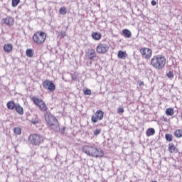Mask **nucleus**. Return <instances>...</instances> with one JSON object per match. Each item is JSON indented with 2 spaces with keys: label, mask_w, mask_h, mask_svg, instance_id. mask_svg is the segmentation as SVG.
I'll use <instances>...</instances> for the list:
<instances>
[{
  "label": "nucleus",
  "mask_w": 182,
  "mask_h": 182,
  "mask_svg": "<svg viewBox=\"0 0 182 182\" xmlns=\"http://www.w3.org/2000/svg\"><path fill=\"white\" fill-rule=\"evenodd\" d=\"M82 151L87 156H90L91 157H95V159H99L105 156V152L102 149L97 148L92 145H85L82 148Z\"/></svg>",
  "instance_id": "nucleus-1"
},
{
  "label": "nucleus",
  "mask_w": 182,
  "mask_h": 182,
  "mask_svg": "<svg viewBox=\"0 0 182 182\" xmlns=\"http://www.w3.org/2000/svg\"><path fill=\"white\" fill-rule=\"evenodd\" d=\"M44 119L48 127L54 130V132H60L59 121L52 113L46 112L44 114Z\"/></svg>",
  "instance_id": "nucleus-2"
},
{
  "label": "nucleus",
  "mask_w": 182,
  "mask_h": 182,
  "mask_svg": "<svg viewBox=\"0 0 182 182\" xmlns=\"http://www.w3.org/2000/svg\"><path fill=\"white\" fill-rule=\"evenodd\" d=\"M166 62V57L161 55H154L151 59V66L154 69L161 70L164 69Z\"/></svg>",
  "instance_id": "nucleus-3"
},
{
  "label": "nucleus",
  "mask_w": 182,
  "mask_h": 182,
  "mask_svg": "<svg viewBox=\"0 0 182 182\" xmlns=\"http://www.w3.org/2000/svg\"><path fill=\"white\" fill-rule=\"evenodd\" d=\"M28 142L32 146H41V144L45 142V136L41 134H31L28 136Z\"/></svg>",
  "instance_id": "nucleus-4"
},
{
  "label": "nucleus",
  "mask_w": 182,
  "mask_h": 182,
  "mask_svg": "<svg viewBox=\"0 0 182 182\" xmlns=\"http://www.w3.org/2000/svg\"><path fill=\"white\" fill-rule=\"evenodd\" d=\"M46 41V33L43 31H37L33 35V42L36 45H43Z\"/></svg>",
  "instance_id": "nucleus-5"
},
{
  "label": "nucleus",
  "mask_w": 182,
  "mask_h": 182,
  "mask_svg": "<svg viewBox=\"0 0 182 182\" xmlns=\"http://www.w3.org/2000/svg\"><path fill=\"white\" fill-rule=\"evenodd\" d=\"M31 101L33 103L38 107L41 112H48V105L43 100L38 98L37 97H32Z\"/></svg>",
  "instance_id": "nucleus-6"
},
{
  "label": "nucleus",
  "mask_w": 182,
  "mask_h": 182,
  "mask_svg": "<svg viewBox=\"0 0 182 182\" xmlns=\"http://www.w3.org/2000/svg\"><path fill=\"white\" fill-rule=\"evenodd\" d=\"M6 107L9 110H14L15 109L16 113L21 116L23 114V107H22V106L18 103L16 104L15 101L14 100L9 101L6 104Z\"/></svg>",
  "instance_id": "nucleus-7"
},
{
  "label": "nucleus",
  "mask_w": 182,
  "mask_h": 182,
  "mask_svg": "<svg viewBox=\"0 0 182 182\" xmlns=\"http://www.w3.org/2000/svg\"><path fill=\"white\" fill-rule=\"evenodd\" d=\"M109 44H106L104 43H100L96 48L97 53L100 55H105V53H107L109 52Z\"/></svg>",
  "instance_id": "nucleus-8"
},
{
  "label": "nucleus",
  "mask_w": 182,
  "mask_h": 182,
  "mask_svg": "<svg viewBox=\"0 0 182 182\" xmlns=\"http://www.w3.org/2000/svg\"><path fill=\"white\" fill-rule=\"evenodd\" d=\"M105 117V112L102 109H98L95 112V115H92L91 117V122L92 123H97V122H100L103 120Z\"/></svg>",
  "instance_id": "nucleus-9"
},
{
  "label": "nucleus",
  "mask_w": 182,
  "mask_h": 182,
  "mask_svg": "<svg viewBox=\"0 0 182 182\" xmlns=\"http://www.w3.org/2000/svg\"><path fill=\"white\" fill-rule=\"evenodd\" d=\"M43 87L47 90L53 92L56 90V85L52 80H46L43 82Z\"/></svg>",
  "instance_id": "nucleus-10"
},
{
  "label": "nucleus",
  "mask_w": 182,
  "mask_h": 182,
  "mask_svg": "<svg viewBox=\"0 0 182 182\" xmlns=\"http://www.w3.org/2000/svg\"><path fill=\"white\" fill-rule=\"evenodd\" d=\"M139 52L144 59H150L153 55V50L149 48L142 47L139 49Z\"/></svg>",
  "instance_id": "nucleus-11"
},
{
  "label": "nucleus",
  "mask_w": 182,
  "mask_h": 182,
  "mask_svg": "<svg viewBox=\"0 0 182 182\" xmlns=\"http://www.w3.org/2000/svg\"><path fill=\"white\" fill-rule=\"evenodd\" d=\"M96 56V51L93 48H90L85 52V58L89 60H95Z\"/></svg>",
  "instance_id": "nucleus-12"
},
{
  "label": "nucleus",
  "mask_w": 182,
  "mask_h": 182,
  "mask_svg": "<svg viewBox=\"0 0 182 182\" xmlns=\"http://www.w3.org/2000/svg\"><path fill=\"white\" fill-rule=\"evenodd\" d=\"M168 151L171 153V154H177V153H178V149L176 148L173 143H170L168 144Z\"/></svg>",
  "instance_id": "nucleus-13"
},
{
  "label": "nucleus",
  "mask_w": 182,
  "mask_h": 182,
  "mask_svg": "<svg viewBox=\"0 0 182 182\" xmlns=\"http://www.w3.org/2000/svg\"><path fill=\"white\" fill-rule=\"evenodd\" d=\"M3 21H4V23L6 25H8L9 26H12V25H14L15 22V19H14V18L11 16H7Z\"/></svg>",
  "instance_id": "nucleus-14"
},
{
  "label": "nucleus",
  "mask_w": 182,
  "mask_h": 182,
  "mask_svg": "<svg viewBox=\"0 0 182 182\" xmlns=\"http://www.w3.org/2000/svg\"><path fill=\"white\" fill-rule=\"evenodd\" d=\"M14 50V45L11 43H6L4 46V50L6 53H11V51Z\"/></svg>",
  "instance_id": "nucleus-15"
},
{
  "label": "nucleus",
  "mask_w": 182,
  "mask_h": 182,
  "mask_svg": "<svg viewBox=\"0 0 182 182\" xmlns=\"http://www.w3.org/2000/svg\"><path fill=\"white\" fill-rule=\"evenodd\" d=\"M122 35H124V38H132V31L127 28H124L122 30Z\"/></svg>",
  "instance_id": "nucleus-16"
},
{
  "label": "nucleus",
  "mask_w": 182,
  "mask_h": 182,
  "mask_svg": "<svg viewBox=\"0 0 182 182\" xmlns=\"http://www.w3.org/2000/svg\"><path fill=\"white\" fill-rule=\"evenodd\" d=\"M92 38H94L95 41H100L102 39V34L97 32H93L92 33Z\"/></svg>",
  "instance_id": "nucleus-17"
},
{
  "label": "nucleus",
  "mask_w": 182,
  "mask_h": 182,
  "mask_svg": "<svg viewBox=\"0 0 182 182\" xmlns=\"http://www.w3.org/2000/svg\"><path fill=\"white\" fill-rule=\"evenodd\" d=\"M146 134L147 137H150V136H154V134H156V130L154 128H149L146 130Z\"/></svg>",
  "instance_id": "nucleus-18"
},
{
  "label": "nucleus",
  "mask_w": 182,
  "mask_h": 182,
  "mask_svg": "<svg viewBox=\"0 0 182 182\" xmlns=\"http://www.w3.org/2000/svg\"><path fill=\"white\" fill-rule=\"evenodd\" d=\"M117 56L119 59H126V58H127V53L126 51L119 50L118 52Z\"/></svg>",
  "instance_id": "nucleus-19"
},
{
  "label": "nucleus",
  "mask_w": 182,
  "mask_h": 182,
  "mask_svg": "<svg viewBox=\"0 0 182 182\" xmlns=\"http://www.w3.org/2000/svg\"><path fill=\"white\" fill-rule=\"evenodd\" d=\"M34 51L33 49L32 48H28L26 50V55L28 58H33V55H34Z\"/></svg>",
  "instance_id": "nucleus-20"
},
{
  "label": "nucleus",
  "mask_w": 182,
  "mask_h": 182,
  "mask_svg": "<svg viewBox=\"0 0 182 182\" xmlns=\"http://www.w3.org/2000/svg\"><path fill=\"white\" fill-rule=\"evenodd\" d=\"M166 116H173L174 114V109L173 108H167L166 109Z\"/></svg>",
  "instance_id": "nucleus-21"
},
{
  "label": "nucleus",
  "mask_w": 182,
  "mask_h": 182,
  "mask_svg": "<svg viewBox=\"0 0 182 182\" xmlns=\"http://www.w3.org/2000/svg\"><path fill=\"white\" fill-rule=\"evenodd\" d=\"M14 133H15V134H17L18 136L22 134V129H21V127H15L14 129Z\"/></svg>",
  "instance_id": "nucleus-22"
},
{
  "label": "nucleus",
  "mask_w": 182,
  "mask_h": 182,
  "mask_svg": "<svg viewBox=\"0 0 182 182\" xmlns=\"http://www.w3.org/2000/svg\"><path fill=\"white\" fill-rule=\"evenodd\" d=\"M174 136H175V137H177L178 139H180V137H182V130L176 129L174 132Z\"/></svg>",
  "instance_id": "nucleus-23"
},
{
  "label": "nucleus",
  "mask_w": 182,
  "mask_h": 182,
  "mask_svg": "<svg viewBox=\"0 0 182 182\" xmlns=\"http://www.w3.org/2000/svg\"><path fill=\"white\" fill-rule=\"evenodd\" d=\"M165 139L167 141H173V135L171 134H166Z\"/></svg>",
  "instance_id": "nucleus-24"
},
{
  "label": "nucleus",
  "mask_w": 182,
  "mask_h": 182,
  "mask_svg": "<svg viewBox=\"0 0 182 182\" xmlns=\"http://www.w3.org/2000/svg\"><path fill=\"white\" fill-rule=\"evenodd\" d=\"M60 15H66V7H61L59 10Z\"/></svg>",
  "instance_id": "nucleus-25"
},
{
  "label": "nucleus",
  "mask_w": 182,
  "mask_h": 182,
  "mask_svg": "<svg viewBox=\"0 0 182 182\" xmlns=\"http://www.w3.org/2000/svg\"><path fill=\"white\" fill-rule=\"evenodd\" d=\"M19 2H21V0H12V6H14V8H16V6H18V5H19Z\"/></svg>",
  "instance_id": "nucleus-26"
},
{
  "label": "nucleus",
  "mask_w": 182,
  "mask_h": 182,
  "mask_svg": "<svg viewBox=\"0 0 182 182\" xmlns=\"http://www.w3.org/2000/svg\"><path fill=\"white\" fill-rule=\"evenodd\" d=\"M166 76H168V77H169V79H173V77H174V73H173V71H169L166 74Z\"/></svg>",
  "instance_id": "nucleus-27"
},
{
  "label": "nucleus",
  "mask_w": 182,
  "mask_h": 182,
  "mask_svg": "<svg viewBox=\"0 0 182 182\" xmlns=\"http://www.w3.org/2000/svg\"><path fill=\"white\" fill-rule=\"evenodd\" d=\"M84 95L90 96V95H92V90H90V89H86L85 90H84Z\"/></svg>",
  "instance_id": "nucleus-28"
},
{
  "label": "nucleus",
  "mask_w": 182,
  "mask_h": 182,
  "mask_svg": "<svg viewBox=\"0 0 182 182\" xmlns=\"http://www.w3.org/2000/svg\"><path fill=\"white\" fill-rule=\"evenodd\" d=\"M58 36H60L61 38H65V36H66V31L60 32Z\"/></svg>",
  "instance_id": "nucleus-29"
},
{
  "label": "nucleus",
  "mask_w": 182,
  "mask_h": 182,
  "mask_svg": "<svg viewBox=\"0 0 182 182\" xmlns=\"http://www.w3.org/2000/svg\"><path fill=\"white\" fill-rule=\"evenodd\" d=\"M100 132H102L101 129H97L94 131L95 136H98V134H100Z\"/></svg>",
  "instance_id": "nucleus-30"
},
{
  "label": "nucleus",
  "mask_w": 182,
  "mask_h": 182,
  "mask_svg": "<svg viewBox=\"0 0 182 182\" xmlns=\"http://www.w3.org/2000/svg\"><path fill=\"white\" fill-rule=\"evenodd\" d=\"M117 113H119V114H120V113H124V109L123 108H118L117 109Z\"/></svg>",
  "instance_id": "nucleus-31"
},
{
  "label": "nucleus",
  "mask_w": 182,
  "mask_h": 182,
  "mask_svg": "<svg viewBox=\"0 0 182 182\" xmlns=\"http://www.w3.org/2000/svg\"><path fill=\"white\" fill-rule=\"evenodd\" d=\"M151 4L152 5V6H156V5H157V1H156L155 0H152L151 1Z\"/></svg>",
  "instance_id": "nucleus-32"
},
{
  "label": "nucleus",
  "mask_w": 182,
  "mask_h": 182,
  "mask_svg": "<svg viewBox=\"0 0 182 182\" xmlns=\"http://www.w3.org/2000/svg\"><path fill=\"white\" fill-rule=\"evenodd\" d=\"M139 86H144V82L141 81V82H139Z\"/></svg>",
  "instance_id": "nucleus-33"
},
{
  "label": "nucleus",
  "mask_w": 182,
  "mask_h": 182,
  "mask_svg": "<svg viewBox=\"0 0 182 182\" xmlns=\"http://www.w3.org/2000/svg\"><path fill=\"white\" fill-rule=\"evenodd\" d=\"M38 121H34V122H33V124H38Z\"/></svg>",
  "instance_id": "nucleus-34"
},
{
  "label": "nucleus",
  "mask_w": 182,
  "mask_h": 182,
  "mask_svg": "<svg viewBox=\"0 0 182 182\" xmlns=\"http://www.w3.org/2000/svg\"><path fill=\"white\" fill-rule=\"evenodd\" d=\"M151 182H157V181H152Z\"/></svg>",
  "instance_id": "nucleus-35"
}]
</instances>
